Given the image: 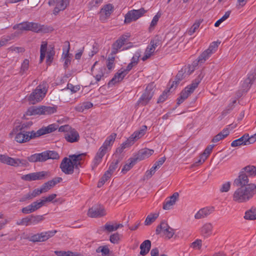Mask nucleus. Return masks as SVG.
<instances>
[{"label": "nucleus", "instance_id": "obj_52", "mask_svg": "<svg viewBox=\"0 0 256 256\" xmlns=\"http://www.w3.org/2000/svg\"><path fill=\"white\" fill-rule=\"evenodd\" d=\"M236 100H234L232 103L230 104L228 106L223 110L222 112V116H226L228 114L234 107V104L236 103Z\"/></svg>", "mask_w": 256, "mask_h": 256}, {"label": "nucleus", "instance_id": "obj_13", "mask_svg": "<svg viewBox=\"0 0 256 256\" xmlns=\"http://www.w3.org/2000/svg\"><path fill=\"white\" fill-rule=\"evenodd\" d=\"M62 171L66 174H73L74 172V166H72V159L69 157L64 158L60 165Z\"/></svg>", "mask_w": 256, "mask_h": 256}, {"label": "nucleus", "instance_id": "obj_31", "mask_svg": "<svg viewBox=\"0 0 256 256\" xmlns=\"http://www.w3.org/2000/svg\"><path fill=\"white\" fill-rule=\"evenodd\" d=\"M241 171L248 176H255L256 175V167L254 166H248L242 169Z\"/></svg>", "mask_w": 256, "mask_h": 256}, {"label": "nucleus", "instance_id": "obj_53", "mask_svg": "<svg viewBox=\"0 0 256 256\" xmlns=\"http://www.w3.org/2000/svg\"><path fill=\"white\" fill-rule=\"evenodd\" d=\"M230 11H228L226 12L224 16L216 22L214 26L216 27L218 26L222 22L226 20L230 16Z\"/></svg>", "mask_w": 256, "mask_h": 256}, {"label": "nucleus", "instance_id": "obj_34", "mask_svg": "<svg viewBox=\"0 0 256 256\" xmlns=\"http://www.w3.org/2000/svg\"><path fill=\"white\" fill-rule=\"evenodd\" d=\"M128 161L130 162L126 163L123 167L122 170V172L124 174H126L127 172L130 170L134 164H136L137 162L136 160L134 159V157L130 158Z\"/></svg>", "mask_w": 256, "mask_h": 256}, {"label": "nucleus", "instance_id": "obj_18", "mask_svg": "<svg viewBox=\"0 0 256 256\" xmlns=\"http://www.w3.org/2000/svg\"><path fill=\"white\" fill-rule=\"evenodd\" d=\"M179 194L178 192H175L173 194L170 196L164 202L163 208L165 210H170L171 207L175 204L176 202L178 200Z\"/></svg>", "mask_w": 256, "mask_h": 256}, {"label": "nucleus", "instance_id": "obj_20", "mask_svg": "<svg viewBox=\"0 0 256 256\" xmlns=\"http://www.w3.org/2000/svg\"><path fill=\"white\" fill-rule=\"evenodd\" d=\"M213 206L206 207L200 209L195 214L196 219H200L207 216L214 211Z\"/></svg>", "mask_w": 256, "mask_h": 256}, {"label": "nucleus", "instance_id": "obj_59", "mask_svg": "<svg viewBox=\"0 0 256 256\" xmlns=\"http://www.w3.org/2000/svg\"><path fill=\"white\" fill-rule=\"evenodd\" d=\"M170 90H165L162 94L160 96L157 102L158 103H161L165 101V100L168 98V94Z\"/></svg>", "mask_w": 256, "mask_h": 256}, {"label": "nucleus", "instance_id": "obj_43", "mask_svg": "<svg viewBox=\"0 0 256 256\" xmlns=\"http://www.w3.org/2000/svg\"><path fill=\"white\" fill-rule=\"evenodd\" d=\"M120 160V158L114 160L112 163L110 164L108 170H106V172H108V174L112 175L114 172L115 170L117 168L118 164Z\"/></svg>", "mask_w": 256, "mask_h": 256}, {"label": "nucleus", "instance_id": "obj_21", "mask_svg": "<svg viewBox=\"0 0 256 256\" xmlns=\"http://www.w3.org/2000/svg\"><path fill=\"white\" fill-rule=\"evenodd\" d=\"M188 68H182L180 70L178 71V73L176 76V80L172 82V84L170 89L173 88L174 84H176V87L179 84L180 82L184 78L187 76L186 70Z\"/></svg>", "mask_w": 256, "mask_h": 256}, {"label": "nucleus", "instance_id": "obj_22", "mask_svg": "<svg viewBox=\"0 0 256 256\" xmlns=\"http://www.w3.org/2000/svg\"><path fill=\"white\" fill-rule=\"evenodd\" d=\"M204 76V74L201 72L198 76L192 82V83L186 88V90L192 94L194 90L198 87Z\"/></svg>", "mask_w": 256, "mask_h": 256}, {"label": "nucleus", "instance_id": "obj_46", "mask_svg": "<svg viewBox=\"0 0 256 256\" xmlns=\"http://www.w3.org/2000/svg\"><path fill=\"white\" fill-rule=\"evenodd\" d=\"M132 144H133V142L130 141V140H129V138H128L125 142H123L122 144L120 147L116 149V152L120 154L123 152V150L124 148L130 146Z\"/></svg>", "mask_w": 256, "mask_h": 256}, {"label": "nucleus", "instance_id": "obj_15", "mask_svg": "<svg viewBox=\"0 0 256 256\" xmlns=\"http://www.w3.org/2000/svg\"><path fill=\"white\" fill-rule=\"evenodd\" d=\"M249 180L248 176L240 171L238 176L234 182V186H244L249 185Z\"/></svg>", "mask_w": 256, "mask_h": 256}, {"label": "nucleus", "instance_id": "obj_29", "mask_svg": "<svg viewBox=\"0 0 256 256\" xmlns=\"http://www.w3.org/2000/svg\"><path fill=\"white\" fill-rule=\"evenodd\" d=\"M44 161L48 159L58 160L60 156L57 152L53 150H46L44 152Z\"/></svg>", "mask_w": 256, "mask_h": 256}, {"label": "nucleus", "instance_id": "obj_47", "mask_svg": "<svg viewBox=\"0 0 256 256\" xmlns=\"http://www.w3.org/2000/svg\"><path fill=\"white\" fill-rule=\"evenodd\" d=\"M55 52L53 48H48V50L47 52V56H46V62L48 64H50L54 58V55Z\"/></svg>", "mask_w": 256, "mask_h": 256}, {"label": "nucleus", "instance_id": "obj_39", "mask_svg": "<svg viewBox=\"0 0 256 256\" xmlns=\"http://www.w3.org/2000/svg\"><path fill=\"white\" fill-rule=\"evenodd\" d=\"M220 42V41L219 40L212 42L206 50H208V52L212 55L217 50L218 46Z\"/></svg>", "mask_w": 256, "mask_h": 256}, {"label": "nucleus", "instance_id": "obj_51", "mask_svg": "<svg viewBox=\"0 0 256 256\" xmlns=\"http://www.w3.org/2000/svg\"><path fill=\"white\" fill-rule=\"evenodd\" d=\"M100 231H106L108 232H112L115 230L114 226L107 222L104 226L100 227Z\"/></svg>", "mask_w": 256, "mask_h": 256}, {"label": "nucleus", "instance_id": "obj_17", "mask_svg": "<svg viewBox=\"0 0 256 256\" xmlns=\"http://www.w3.org/2000/svg\"><path fill=\"white\" fill-rule=\"evenodd\" d=\"M78 132L74 129L72 128L68 133L64 134V138L66 140L70 143L78 142L80 140Z\"/></svg>", "mask_w": 256, "mask_h": 256}, {"label": "nucleus", "instance_id": "obj_8", "mask_svg": "<svg viewBox=\"0 0 256 256\" xmlns=\"http://www.w3.org/2000/svg\"><path fill=\"white\" fill-rule=\"evenodd\" d=\"M50 172L48 171H40L32 172L22 176L21 178L26 181L44 180L50 177Z\"/></svg>", "mask_w": 256, "mask_h": 256}, {"label": "nucleus", "instance_id": "obj_56", "mask_svg": "<svg viewBox=\"0 0 256 256\" xmlns=\"http://www.w3.org/2000/svg\"><path fill=\"white\" fill-rule=\"evenodd\" d=\"M29 60L28 59H25L22 64L20 72L22 74H24L28 68Z\"/></svg>", "mask_w": 256, "mask_h": 256}, {"label": "nucleus", "instance_id": "obj_10", "mask_svg": "<svg viewBox=\"0 0 256 256\" xmlns=\"http://www.w3.org/2000/svg\"><path fill=\"white\" fill-rule=\"evenodd\" d=\"M162 232L168 239L172 238L175 232L174 230L170 228L164 220L162 221L160 224L157 226L156 230V234H160Z\"/></svg>", "mask_w": 256, "mask_h": 256}, {"label": "nucleus", "instance_id": "obj_42", "mask_svg": "<svg viewBox=\"0 0 256 256\" xmlns=\"http://www.w3.org/2000/svg\"><path fill=\"white\" fill-rule=\"evenodd\" d=\"M68 44V48L66 50V54L64 55V68H67L68 65L70 64V54H69V50L70 48V43L68 42H66Z\"/></svg>", "mask_w": 256, "mask_h": 256}, {"label": "nucleus", "instance_id": "obj_19", "mask_svg": "<svg viewBox=\"0 0 256 256\" xmlns=\"http://www.w3.org/2000/svg\"><path fill=\"white\" fill-rule=\"evenodd\" d=\"M113 10V6L112 4H108L104 6L100 12V20L102 21H104L108 18L112 14Z\"/></svg>", "mask_w": 256, "mask_h": 256}, {"label": "nucleus", "instance_id": "obj_54", "mask_svg": "<svg viewBox=\"0 0 256 256\" xmlns=\"http://www.w3.org/2000/svg\"><path fill=\"white\" fill-rule=\"evenodd\" d=\"M231 183L230 182H226L223 184L220 189V192H226L230 190V188Z\"/></svg>", "mask_w": 256, "mask_h": 256}, {"label": "nucleus", "instance_id": "obj_60", "mask_svg": "<svg viewBox=\"0 0 256 256\" xmlns=\"http://www.w3.org/2000/svg\"><path fill=\"white\" fill-rule=\"evenodd\" d=\"M32 122L30 121L22 123L21 125H20L17 127V129L19 128L20 130H24L25 129H26L32 126Z\"/></svg>", "mask_w": 256, "mask_h": 256}, {"label": "nucleus", "instance_id": "obj_25", "mask_svg": "<svg viewBox=\"0 0 256 256\" xmlns=\"http://www.w3.org/2000/svg\"><path fill=\"white\" fill-rule=\"evenodd\" d=\"M151 247V242L150 240H145L140 246V254L142 256L146 255L150 251Z\"/></svg>", "mask_w": 256, "mask_h": 256}, {"label": "nucleus", "instance_id": "obj_6", "mask_svg": "<svg viewBox=\"0 0 256 256\" xmlns=\"http://www.w3.org/2000/svg\"><path fill=\"white\" fill-rule=\"evenodd\" d=\"M46 86L47 84L44 82L42 84L38 85L28 96V101L33 104L41 101L47 92Z\"/></svg>", "mask_w": 256, "mask_h": 256}, {"label": "nucleus", "instance_id": "obj_48", "mask_svg": "<svg viewBox=\"0 0 256 256\" xmlns=\"http://www.w3.org/2000/svg\"><path fill=\"white\" fill-rule=\"evenodd\" d=\"M161 14L159 12L157 13V14L154 16L152 20L150 23V26L149 27V30L150 31H152L154 30V27L156 25L160 18V17Z\"/></svg>", "mask_w": 256, "mask_h": 256}, {"label": "nucleus", "instance_id": "obj_63", "mask_svg": "<svg viewBox=\"0 0 256 256\" xmlns=\"http://www.w3.org/2000/svg\"><path fill=\"white\" fill-rule=\"evenodd\" d=\"M86 156V154H72L70 155L69 157L72 159H76L78 161H82L83 160V158Z\"/></svg>", "mask_w": 256, "mask_h": 256}, {"label": "nucleus", "instance_id": "obj_36", "mask_svg": "<svg viewBox=\"0 0 256 256\" xmlns=\"http://www.w3.org/2000/svg\"><path fill=\"white\" fill-rule=\"evenodd\" d=\"M192 93L186 90L185 88L180 93V96L177 99V104L180 105L188 98Z\"/></svg>", "mask_w": 256, "mask_h": 256}, {"label": "nucleus", "instance_id": "obj_64", "mask_svg": "<svg viewBox=\"0 0 256 256\" xmlns=\"http://www.w3.org/2000/svg\"><path fill=\"white\" fill-rule=\"evenodd\" d=\"M202 20H196L195 23L191 27L189 32H195L198 28L200 27V26Z\"/></svg>", "mask_w": 256, "mask_h": 256}, {"label": "nucleus", "instance_id": "obj_44", "mask_svg": "<svg viewBox=\"0 0 256 256\" xmlns=\"http://www.w3.org/2000/svg\"><path fill=\"white\" fill-rule=\"evenodd\" d=\"M212 54H210L208 50H205L198 57L200 64H204L207 60H208Z\"/></svg>", "mask_w": 256, "mask_h": 256}, {"label": "nucleus", "instance_id": "obj_16", "mask_svg": "<svg viewBox=\"0 0 256 256\" xmlns=\"http://www.w3.org/2000/svg\"><path fill=\"white\" fill-rule=\"evenodd\" d=\"M154 151L148 148H144L140 150L138 154L134 156V158L138 162V161L142 160L144 159L148 158L152 154Z\"/></svg>", "mask_w": 256, "mask_h": 256}, {"label": "nucleus", "instance_id": "obj_12", "mask_svg": "<svg viewBox=\"0 0 256 256\" xmlns=\"http://www.w3.org/2000/svg\"><path fill=\"white\" fill-rule=\"evenodd\" d=\"M106 214V210L102 206L97 204L90 208L88 216L90 218H100Z\"/></svg>", "mask_w": 256, "mask_h": 256}, {"label": "nucleus", "instance_id": "obj_35", "mask_svg": "<svg viewBox=\"0 0 256 256\" xmlns=\"http://www.w3.org/2000/svg\"><path fill=\"white\" fill-rule=\"evenodd\" d=\"M256 78V73L255 72H252L248 74L247 78L245 82L243 84V87L245 86L250 88L253 82V81Z\"/></svg>", "mask_w": 256, "mask_h": 256}, {"label": "nucleus", "instance_id": "obj_2", "mask_svg": "<svg viewBox=\"0 0 256 256\" xmlns=\"http://www.w3.org/2000/svg\"><path fill=\"white\" fill-rule=\"evenodd\" d=\"M232 194V200L238 203L246 202L256 194V185L250 184L247 186H238Z\"/></svg>", "mask_w": 256, "mask_h": 256}, {"label": "nucleus", "instance_id": "obj_41", "mask_svg": "<svg viewBox=\"0 0 256 256\" xmlns=\"http://www.w3.org/2000/svg\"><path fill=\"white\" fill-rule=\"evenodd\" d=\"M44 218L42 216H30L29 218L30 225H35L42 221Z\"/></svg>", "mask_w": 256, "mask_h": 256}, {"label": "nucleus", "instance_id": "obj_23", "mask_svg": "<svg viewBox=\"0 0 256 256\" xmlns=\"http://www.w3.org/2000/svg\"><path fill=\"white\" fill-rule=\"evenodd\" d=\"M147 130V126H142L140 129L138 131L135 132L128 138L130 141L134 143L135 140H136L142 136H143Z\"/></svg>", "mask_w": 256, "mask_h": 256}, {"label": "nucleus", "instance_id": "obj_24", "mask_svg": "<svg viewBox=\"0 0 256 256\" xmlns=\"http://www.w3.org/2000/svg\"><path fill=\"white\" fill-rule=\"evenodd\" d=\"M126 75V72L122 71L120 72H118L113 77V78L108 82L109 86L114 85L116 82L122 81L124 77Z\"/></svg>", "mask_w": 256, "mask_h": 256}, {"label": "nucleus", "instance_id": "obj_28", "mask_svg": "<svg viewBox=\"0 0 256 256\" xmlns=\"http://www.w3.org/2000/svg\"><path fill=\"white\" fill-rule=\"evenodd\" d=\"M229 130L228 128L224 129L222 132L215 136L212 140V142L216 143L224 139L229 134Z\"/></svg>", "mask_w": 256, "mask_h": 256}, {"label": "nucleus", "instance_id": "obj_3", "mask_svg": "<svg viewBox=\"0 0 256 256\" xmlns=\"http://www.w3.org/2000/svg\"><path fill=\"white\" fill-rule=\"evenodd\" d=\"M14 30H20L32 31V32H51L54 30L52 27L40 25L32 22H23L14 26Z\"/></svg>", "mask_w": 256, "mask_h": 256}, {"label": "nucleus", "instance_id": "obj_40", "mask_svg": "<svg viewBox=\"0 0 256 256\" xmlns=\"http://www.w3.org/2000/svg\"><path fill=\"white\" fill-rule=\"evenodd\" d=\"M48 44L46 42H42L40 48V62H42L46 57V54L47 51Z\"/></svg>", "mask_w": 256, "mask_h": 256}, {"label": "nucleus", "instance_id": "obj_38", "mask_svg": "<svg viewBox=\"0 0 256 256\" xmlns=\"http://www.w3.org/2000/svg\"><path fill=\"white\" fill-rule=\"evenodd\" d=\"M158 214L154 213L150 214L148 215L144 221V224L146 226H149L152 224L153 222H154L158 218Z\"/></svg>", "mask_w": 256, "mask_h": 256}, {"label": "nucleus", "instance_id": "obj_27", "mask_svg": "<svg viewBox=\"0 0 256 256\" xmlns=\"http://www.w3.org/2000/svg\"><path fill=\"white\" fill-rule=\"evenodd\" d=\"M212 228L213 226L211 223H206L202 227L201 232L204 236L208 237L211 235Z\"/></svg>", "mask_w": 256, "mask_h": 256}, {"label": "nucleus", "instance_id": "obj_33", "mask_svg": "<svg viewBox=\"0 0 256 256\" xmlns=\"http://www.w3.org/2000/svg\"><path fill=\"white\" fill-rule=\"evenodd\" d=\"M244 218L246 220H256V207H252L250 210L246 211Z\"/></svg>", "mask_w": 256, "mask_h": 256}, {"label": "nucleus", "instance_id": "obj_4", "mask_svg": "<svg viewBox=\"0 0 256 256\" xmlns=\"http://www.w3.org/2000/svg\"><path fill=\"white\" fill-rule=\"evenodd\" d=\"M129 37L130 36L122 35L112 44V50L111 53L112 56H109L107 60L106 66L108 70H112L114 66V57L113 55L118 52V50L128 41Z\"/></svg>", "mask_w": 256, "mask_h": 256}, {"label": "nucleus", "instance_id": "obj_26", "mask_svg": "<svg viewBox=\"0 0 256 256\" xmlns=\"http://www.w3.org/2000/svg\"><path fill=\"white\" fill-rule=\"evenodd\" d=\"M44 152L38 154H34L31 155L28 158V160L30 162H44Z\"/></svg>", "mask_w": 256, "mask_h": 256}, {"label": "nucleus", "instance_id": "obj_61", "mask_svg": "<svg viewBox=\"0 0 256 256\" xmlns=\"http://www.w3.org/2000/svg\"><path fill=\"white\" fill-rule=\"evenodd\" d=\"M72 128L68 124L62 126L58 128V131L64 132L65 134L68 133Z\"/></svg>", "mask_w": 256, "mask_h": 256}, {"label": "nucleus", "instance_id": "obj_11", "mask_svg": "<svg viewBox=\"0 0 256 256\" xmlns=\"http://www.w3.org/2000/svg\"><path fill=\"white\" fill-rule=\"evenodd\" d=\"M146 12V10L144 8H141L138 10H133L128 12L125 16L124 22L128 24L132 21L137 20L141 17Z\"/></svg>", "mask_w": 256, "mask_h": 256}, {"label": "nucleus", "instance_id": "obj_45", "mask_svg": "<svg viewBox=\"0 0 256 256\" xmlns=\"http://www.w3.org/2000/svg\"><path fill=\"white\" fill-rule=\"evenodd\" d=\"M154 50H155L154 48H152L150 46H148L145 50L144 54L142 58V60L143 61H145L154 52Z\"/></svg>", "mask_w": 256, "mask_h": 256}, {"label": "nucleus", "instance_id": "obj_58", "mask_svg": "<svg viewBox=\"0 0 256 256\" xmlns=\"http://www.w3.org/2000/svg\"><path fill=\"white\" fill-rule=\"evenodd\" d=\"M245 138L246 139V144H254L256 141V138L253 136H250L248 134H245Z\"/></svg>", "mask_w": 256, "mask_h": 256}, {"label": "nucleus", "instance_id": "obj_37", "mask_svg": "<svg viewBox=\"0 0 256 256\" xmlns=\"http://www.w3.org/2000/svg\"><path fill=\"white\" fill-rule=\"evenodd\" d=\"M242 145H246L244 134L242 137L232 141L231 143V146L232 147H236Z\"/></svg>", "mask_w": 256, "mask_h": 256}, {"label": "nucleus", "instance_id": "obj_14", "mask_svg": "<svg viewBox=\"0 0 256 256\" xmlns=\"http://www.w3.org/2000/svg\"><path fill=\"white\" fill-rule=\"evenodd\" d=\"M68 3V0H49L50 6H55L54 13L65 9Z\"/></svg>", "mask_w": 256, "mask_h": 256}, {"label": "nucleus", "instance_id": "obj_5", "mask_svg": "<svg viewBox=\"0 0 256 256\" xmlns=\"http://www.w3.org/2000/svg\"><path fill=\"white\" fill-rule=\"evenodd\" d=\"M116 136V133H112L106 138L95 156L94 159V164L95 166H96L101 162L102 158L106 152L108 146H112L113 144Z\"/></svg>", "mask_w": 256, "mask_h": 256}, {"label": "nucleus", "instance_id": "obj_30", "mask_svg": "<svg viewBox=\"0 0 256 256\" xmlns=\"http://www.w3.org/2000/svg\"><path fill=\"white\" fill-rule=\"evenodd\" d=\"M27 116H34V115H42L41 106H31L30 107L26 112Z\"/></svg>", "mask_w": 256, "mask_h": 256}, {"label": "nucleus", "instance_id": "obj_7", "mask_svg": "<svg viewBox=\"0 0 256 256\" xmlns=\"http://www.w3.org/2000/svg\"><path fill=\"white\" fill-rule=\"evenodd\" d=\"M154 82L150 83L148 85L145 92L137 102L136 104L138 106H146L149 102L154 96Z\"/></svg>", "mask_w": 256, "mask_h": 256}, {"label": "nucleus", "instance_id": "obj_50", "mask_svg": "<svg viewBox=\"0 0 256 256\" xmlns=\"http://www.w3.org/2000/svg\"><path fill=\"white\" fill-rule=\"evenodd\" d=\"M31 207L32 208V209L34 212L40 208L44 204V202L42 200H40V202L36 201L32 202L31 204Z\"/></svg>", "mask_w": 256, "mask_h": 256}, {"label": "nucleus", "instance_id": "obj_1", "mask_svg": "<svg viewBox=\"0 0 256 256\" xmlns=\"http://www.w3.org/2000/svg\"><path fill=\"white\" fill-rule=\"evenodd\" d=\"M56 124H53L47 126H43L36 132L32 130L30 132L20 130L15 136V140L18 143H24L30 140L39 137L41 136L49 134L55 131L58 128Z\"/></svg>", "mask_w": 256, "mask_h": 256}, {"label": "nucleus", "instance_id": "obj_55", "mask_svg": "<svg viewBox=\"0 0 256 256\" xmlns=\"http://www.w3.org/2000/svg\"><path fill=\"white\" fill-rule=\"evenodd\" d=\"M52 188V185L49 181L44 183L40 188V192L42 193L46 192Z\"/></svg>", "mask_w": 256, "mask_h": 256}, {"label": "nucleus", "instance_id": "obj_62", "mask_svg": "<svg viewBox=\"0 0 256 256\" xmlns=\"http://www.w3.org/2000/svg\"><path fill=\"white\" fill-rule=\"evenodd\" d=\"M17 225H25V226H28L30 225V221H29V218L26 217L25 218H23L22 220L17 221L16 222Z\"/></svg>", "mask_w": 256, "mask_h": 256}, {"label": "nucleus", "instance_id": "obj_9", "mask_svg": "<svg viewBox=\"0 0 256 256\" xmlns=\"http://www.w3.org/2000/svg\"><path fill=\"white\" fill-rule=\"evenodd\" d=\"M57 232V230H53L38 233L31 236L30 240L32 242H43L52 237Z\"/></svg>", "mask_w": 256, "mask_h": 256}, {"label": "nucleus", "instance_id": "obj_32", "mask_svg": "<svg viewBox=\"0 0 256 256\" xmlns=\"http://www.w3.org/2000/svg\"><path fill=\"white\" fill-rule=\"evenodd\" d=\"M56 106H41L42 115L51 114L56 112Z\"/></svg>", "mask_w": 256, "mask_h": 256}, {"label": "nucleus", "instance_id": "obj_57", "mask_svg": "<svg viewBox=\"0 0 256 256\" xmlns=\"http://www.w3.org/2000/svg\"><path fill=\"white\" fill-rule=\"evenodd\" d=\"M120 240V234L116 232L112 234L110 238V242L112 244L118 243Z\"/></svg>", "mask_w": 256, "mask_h": 256}, {"label": "nucleus", "instance_id": "obj_49", "mask_svg": "<svg viewBox=\"0 0 256 256\" xmlns=\"http://www.w3.org/2000/svg\"><path fill=\"white\" fill-rule=\"evenodd\" d=\"M161 44V40L158 36H155L152 40H151L150 46L154 48V50L156 48L160 46Z\"/></svg>", "mask_w": 256, "mask_h": 256}]
</instances>
